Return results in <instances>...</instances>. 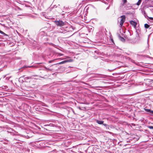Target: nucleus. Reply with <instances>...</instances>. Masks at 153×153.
Segmentation results:
<instances>
[{
	"instance_id": "obj_1",
	"label": "nucleus",
	"mask_w": 153,
	"mask_h": 153,
	"mask_svg": "<svg viewBox=\"0 0 153 153\" xmlns=\"http://www.w3.org/2000/svg\"><path fill=\"white\" fill-rule=\"evenodd\" d=\"M54 23L57 26L60 27H62L65 24V23L62 20L55 21Z\"/></svg>"
},
{
	"instance_id": "obj_2",
	"label": "nucleus",
	"mask_w": 153,
	"mask_h": 153,
	"mask_svg": "<svg viewBox=\"0 0 153 153\" xmlns=\"http://www.w3.org/2000/svg\"><path fill=\"white\" fill-rule=\"evenodd\" d=\"M120 18H121V19L119 23L120 24V27H121L123 26V23L125 21L126 16L125 15H123L121 16Z\"/></svg>"
},
{
	"instance_id": "obj_3",
	"label": "nucleus",
	"mask_w": 153,
	"mask_h": 153,
	"mask_svg": "<svg viewBox=\"0 0 153 153\" xmlns=\"http://www.w3.org/2000/svg\"><path fill=\"white\" fill-rule=\"evenodd\" d=\"M73 61V60L72 59H70L69 60H65L62 61L61 62H59L58 64H61L65 63L67 62H72Z\"/></svg>"
},
{
	"instance_id": "obj_4",
	"label": "nucleus",
	"mask_w": 153,
	"mask_h": 153,
	"mask_svg": "<svg viewBox=\"0 0 153 153\" xmlns=\"http://www.w3.org/2000/svg\"><path fill=\"white\" fill-rule=\"evenodd\" d=\"M130 24L132 25L135 28L136 27V25H137V23L133 21H131L130 22Z\"/></svg>"
},
{
	"instance_id": "obj_5",
	"label": "nucleus",
	"mask_w": 153,
	"mask_h": 153,
	"mask_svg": "<svg viewBox=\"0 0 153 153\" xmlns=\"http://www.w3.org/2000/svg\"><path fill=\"white\" fill-rule=\"evenodd\" d=\"M145 110L147 112H149L151 114H153V111H152L150 109H145Z\"/></svg>"
},
{
	"instance_id": "obj_6",
	"label": "nucleus",
	"mask_w": 153,
	"mask_h": 153,
	"mask_svg": "<svg viewBox=\"0 0 153 153\" xmlns=\"http://www.w3.org/2000/svg\"><path fill=\"white\" fill-rule=\"evenodd\" d=\"M96 122L97 123H98V124H103L104 121L98 120H96Z\"/></svg>"
},
{
	"instance_id": "obj_7",
	"label": "nucleus",
	"mask_w": 153,
	"mask_h": 153,
	"mask_svg": "<svg viewBox=\"0 0 153 153\" xmlns=\"http://www.w3.org/2000/svg\"><path fill=\"white\" fill-rule=\"evenodd\" d=\"M119 39L121 41H122L123 42H124L125 41V39L123 37H122L120 36H119Z\"/></svg>"
},
{
	"instance_id": "obj_8",
	"label": "nucleus",
	"mask_w": 153,
	"mask_h": 153,
	"mask_svg": "<svg viewBox=\"0 0 153 153\" xmlns=\"http://www.w3.org/2000/svg\"><path fill=\"white\" fill-rule=\"evenodd\" d=\"M149 27L150 25L147 24H146L144 25V27L146 29L149 28Z\"/></svg>"
},
{
	"instance_id": "obj_9",
	"label": "nucleus",
	"mask_w": 153,
	"mask_h": 153,
	"mask_svg": "<svg viewBox=\"0 0 153 153\" xmlns=\"http://www.w3.org/2000/svg\"><path fill=\"white\" fill-rule=\"evenodd\" d=\"M141 0H138V1L137 2V5H139L140 4L141 2Z\"/></svg>"
},
{
	"instance_id": "obj_10",
	"label": "nucleus",
	"mask_w": 153,
	"mask_h": 153,
	"mask_svg": "<svg viewBox=\"0 0 153 153\" xmlns=\"http://www.w3.org/2000/svg\"><path fill=\"white\" fill-rule=\"evenodd\" d=\"M31 78V77H25V80H27V79H30Z\"/></svg>"
},
{
	"instance_id": "obj_11",
	"label": "nucleus",
	"mask_w": 153,
	"mask_h": 153,
	"mask_svg": "<svg viewBox=\"0 0 153 153\" xmlns=\"http://www.w3.org/2000/svg\"><path fill=\"white\" fill-rule=\"evenodd\" d=\"M0 33L2 34H4L5 35H7L5 33H4V32H3V31H1V30H0Z\"/></svg>"
},
{
	"instance_id": "obj_12",
	"label": "nucleus",
	"mask_w": 153,
	"mask_h": 153,
	"mask_svg": "<svg viewBox=\"0 0 153 153\" xmlns=\"http://www.w3.org/2000/svg\"><path fill=\"white\" fill-rule=\"evenodd\" d=\"M0 33L2 34H4L5 35H7L5 33H4V32H3V31H1V30H0Z\"/></svg>"
},
{
	"instance_id": "obj_13",
	"label": "nucleus",
	"mask_w": 153,
	"mask_h": 153,
	"mask_svg": "<svg viewBox=\"0 0 153 153\" xmlns=\"http://www.w3.org/2000/svg\"><path fill=\"white\" fill-rule=\"evenodd\" d=\"M148 128L150 129H153V126H148Z\"/></svg>"
},
{
	"instance_id": "obj_14",
	"label": "nucleus",
	"mask_w": 153,
	"mask_h": 153,
	"mask_svg": "<svg viewBox=\"0 0 153 153\" xmlns=\"http://www.w3.org/2000/svg\"><path fill=\"white\" fill-rule=\"evenodd\" d=\"M149 19L150 20H153V17H149Z\"/></svg>"
},
{
	"instance_id": "obj_15",
	"label": "nucleus",
	"mask_w": 153,
	"mask_h": 153,
	"mask_svg": "<svg viewBox=\"0 0 153 153\" xmlns=\"http://www.w3.org/2000/svg\"><path fill=\"white\" fill-rule=\"evenodd\" d=\"M123 1L124 2V3H126L127 2L126 0H123Z\"/></svg>"
},
{
	"instance_id": "obj_16",
	"label": "nucleus",
	"mask_w": 153,
	"mask_h": 153,
	"mask_svg": "<svg viewBox=\"0 0 153 153\" xmlns=\"http://www.w3.org/2000/svg\"><path fill=\"white\" fill-rule=\"evenodd\" d=\"M111 40L112 42H113V40L112 39H111Z\"/></svg>"
},
{
	"instance_id": "obj_17",
	"label": "nucleus",
	"mask_w": 153,
	"mask_h": 153,
	"mask_svg": "<svg viewBox=\"0 0 153 153\" xmlns=\"http://www.w3.org/2000/svg\"><path fill=\"white\" fill-rule=\"evenodd\" d=\"M52 61H52V60H51V61H50L49 62V63H50V62H52Z\"/></svg>"
},
{
	"instance_id": "obj_18",
	"label": "nucleus",
	"mask_w": 153,
	"mask_h": 153,
	"mask_svg": "<svg viewBox=\"0 0 153 153\" xmlns=\"http://www.w3.org/2000/svg\"><path fill=\"white\" fill-rule=\"evenodd\" d=\"M45 68L46 69H48V70H49V69H48V68Z\"/></svg>"
},
{
	"instance_id": "obj_19",
	"label": "nucleus",
	"mask_w": 153,
	"mask_h": 153,
	"mask_svg": "<svg viewBox=\"0 0 153 153\" xmlns=\"http://www.w3.org/2000/svg\"><path fill=\"white\" fill-rule=\"evenodd\" d=\"M67 58H69V57H67Z\"/></svg>"
},
{
	"instance_id": "obj_20",
	"label": "nucleus",
	"mask_w": 153,
	"mask_h": 153,
	"mask_svg": "<svg viewBox=\"0 0 153 153\" xmlns=\"http://www.w3.org/2000/svg\"><path fill=\"white\" fill-rule=\"evenodd\" d=\"M103 124V125H105V124Z\"/></svg>"
}]
</instances>
